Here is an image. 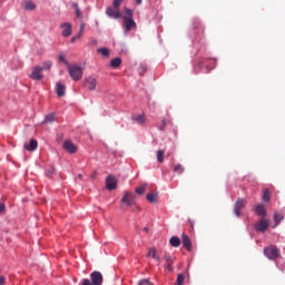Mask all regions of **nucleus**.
<instances>
[{
	"label": "nucleus",
	"instance_id": "obj_17",
	"mask_svg": "<svg viewBox=\"0 0 285 285\" xmlns=\"http://www.w3.org/2000/svg\"><path fill=\"white\" fill-rule=\"evenodd\" d=\"M56 92L58 97H66V85L57 82Z\"/></svg>",
	"mask_w": 285,
	"mask_h": 285
},
{
	"label": "nucleus",
	"instance_id": "obj_28",
	"mask_svg": "<svg viewBox=\"0 0 285 285\" xmlns=\"http://www.w3.org/2000/svg\"><path fill=\"white\" fill-rule=\"evenodd\" d=\"M99 55H102L104 57H110V50L106 47L98 49Z\"/></svg>",
	"mask_w": 285,
	"mask_h": 285
},
{
	"label": "nucleus",
	"instance_id": "obj_2",
	"mask_svg": "<svg viewBox=\"0 0 285 285\" xmlns=\"http://www.w3.org/2000/svg\"><path fill=\"white\" fill-rule=\"evenodd\" d=\"M264 255L267 257V259H272L273 262L279 257V249L277 246H268L264 248Z\"/></svg>",
	"mask_w": 285,
	"mask_h": 285
},
{
	"label": "nucleus",
	"instance_id": "obj_13",
	"mask_svg": "<svg viewBox=\"0 0 285 285\" xmlns=\"http://www.w3.org/2000/svg\"><path fill=\"white\" fill-rule=\"evenodd\" d=\"M62 146L70 155H75V153H77V145L71 140H66Z\"/></svg>",
	"mask_w": 285,
	"mask_h": 285
},
{
	"label": "nucleus",
	"instance_id": "obj_38",
	"mask_svg": "<svg viewBox=\"0 0 285 285\" xmlns=\"http://www.w3.org/2000/svg\"><path fill=\"white\" fill-rule=\"evenodd\" d=\"M146 70H148V68L144 65H140L139 67V75H144V72H146Z\"/></svg>",
	"mask_w": 285,
	"mask_h": 285
},
{
	"label": "nucleus",
	"instance_id": "obj_32",
	"mask_svg": "<svg viewBox=\"0 0 285 285\" xmlns=\"http://www.w3.org/2000/svg\"><path fill=\"white\" fill-rule=\"evenodd\" d=\"M184 166H181V165H175V167H174V173H177L178 175H181L183 173H184Z\"/></svg>",
	"mask_w": 285,
	"mask_h": 285
},
{
	"label": "nucleus",
	"instance_id": "obj_4",
	"mask_svg": "<svg viewBox=\"0 0 285 285\" xmlns=\"http://www.w3.org/2000/svg\"><path fill=\"white\" fill-rule=\"evenodd\" d=\"M268 226H271V223L268 222V219L266 218H261L256 225L255 228L256 230H258L259 233H266V230H268Z\"/></svg>",
	"mask_w": 285,
	"mask_h": 285
},
{
	"label": "nucleus",
	"instance_id": "obj_19",
	"mask_svg": "<svg viewBox=\"0 0 285 285\" xmlns=\"http://www.w3.org/2000/svg\"><path fill=\"white\" fill-rule=\"evenodd\" d=\"M169 244L173 246V248H179V246H181V239L177 236H173L169 239Z\"/></svg>",
	"mask_w": 285,
	"mask_h": 285
},
{
	"label": "nucleus",
	"instance_id": "obj_3",
	"mask_svg": "<svg viewBox=\"0 0 285 285\" xmlns=\"http://www.w3.org/2000/svg\"><path fill=\"white\" fill-rule=\"evenodd\" d=\"M41 72H43L41 66H35L29 77L33 81H41V79H43V73Z\"/></svg>",
	"mask_w": 285,
	"mask_h": 285
},
{
	"label": "nucleus",
	"instance_id": "obj_30",
	"mask_svg": "<svg viewBox=\"0 0 285 285\" xmlns=\"http://www.w3.org/2000/svg\"><path fill=\"white\" fill-rule=\"evenodd\" d=\"M164 155H165L164 149H160V150L157 151V161L159 164H164Z\"/></svg>",
	"mask_w": 285,
	"mask_h": 285
},
{
	"label": "nucleus",
	"instance_id": "obj_10",
	"mask_svg": "<svg viewBox=\"0 0 285 285\" xmlns=\"http://www.w3.org/2000/svg\"><path fill=\"white\" fill-rule=\"evenodd\" d=\"M106 188H107V190H116L117 189V178L115 176H108L106 178Z\"/></svg>",
	"mask_w": 285,
	"mask_h": 285
},
{
	"label": "nucleus",
	"instance_id": "obj_7",
	"mask_svg": "<svg viewBox=\"0 0 285 285\" xmlns=\"http://www.w3.org/2000/svg\"><path fill=\"white\" fill-rule=\"evenodd\" d=\"M107 17H110V19H121V12H119V8L115 7H108L106 9Z\"/></svg>",
	"mask_w": 285,
	"mask_h": 285
},
{
	"label": "nucleus",
	"instance_id": "obj_22",
	"mask_svg": "<svg viewBox=\"0 0 285 285\" xmlns=\"http://www.w3.org/2000/svg\"><path fill=\"white\" fill-rule=\"evenodd\" d=\"M23 9H24V10H36V9H37V6L33 4L32 1L27 0V1H24V3H23Z\"/></svg>",
	"mask_w": 285,
	"mask_h": 285
},
{
	"label": "nucleus",
	"instance_id": "obj_23",
	"mask_svg": "<svg viewBox=\"0 0 285 285\" xmlns=\"http://www.w3.org/2000/svg\"><path fill=\"white\" fill-rule=\"evenodd\" d=\"M147 202H149L150 204H157V194L155 193H149L146 196Z\"/></svg>",
	"mask_w": 285,
	"mask_h": 285
},
{
	"label": "nucleus",
	"instance_id": "obj_41",
	"mask_svg": "<svg viewBox=\"0 0 285 285\" xmlns=\"http://www.w3.org/2000/svg\"><path fill=\"white\" fill-rule=\"evenodd\" d=\"M6 210V205L3 203H0V213H3Z\"/></svg>",
	"mask_w": 285,
	"mask_h": 285
},
{
	"label": "nucleus",
	"instance_id": "obj_47",
	"mask_svg": "<svg viewBox=\"0 0 285 285\" xmlns=\"http://www.w3.org/2000/svg\"><path fill=\"white\" fill-rule=\"evenodd\" d=\"M145 233H148V228L147 227L145 228Z\"/></svg>",
	"mask_w": 285,
	"mask_h": 285
},
{
	"label": "nucleus",
	"instance_id": "obj_36",
	"mask_svg": "<svg viewBox=\"0 0 285 285\" xmlns=\"http://www.w3.org/2000/svg\"><path fill=\"white\" fill-rule=\"evenodd\" d=\"M138 285H153V283L150 282V279L144 278L138 283Z\"/></svg>",
	"mask_w": 285,
	"mask_h": 285
},
{
	"label": "nucleus",
	"instance_id": "obj_35",
	"mask_svg": "<svg viewBox=\"0 0 285 285\" xmlns=\"http://www.w3.org/2000/svg\"><path fill=\"white\" fill-rule=\"evenodd\" d=\"M184 279H185L184 275L183 274H178L177 275V279H176V285L184 284Z\"/></svg>",
	"mask_w": 285,
	"mask_h": 285
},
{
	"label": "nucleus",
	"instance_id": "obj_48",
	"mask_svg": "<svg viewBox=\"0 0 285 285\" xmlns=\"http://www.w3.org/2000/svg\"><path fill=\"white\" fill-rule=\"evenodd\" d=\"M78 177H79V179H81V175H79Z\"/></svg>",
	"mask_w": 285,
	"mask_h": 285
},
{
	"label": "nucleus",
	"instance_id": "obj_24",
	"mask_svg": "<svg viewBox=\"0 0 285 285\" xmlns=\"http://www.w3.org/2000/svg\"><path fill=\"white\" fill-rule=\"evenodd\" d=\"M72 8L76 12V16L78 19H83V13L81 12V9H79V4H77L76 2L72 4Z\"/></svg>",
	"mask_w": 285,
	"mask_h": 285
},
{
	"label": "nucleus",
	"instance_id": "obj_42",
	"mask_svg": "<svg viewBox=\"0 0 285 285\" xmlns=\"http://www.w3.org/2000/svg\"><path fill=\"white\" fill-rule=\"evenodd\" d=\"M6 284V276H0V285Z\"/></svg>",
	"mask_w": 285,
	"mask_h": 285
},
{
	"label": "nucleus",
	"instance_id": "obj_12",
	"mask_svg": "<svg viewBox=\"0 0 285 285\" xmlns=\"http://www.w3.org/2000/svg\"><path fill=\"white\" fill-rule=\"evenodd\" d=\"M121 204H126V206H132L135 204V194L127 191L121 199Z\"/></svg>",
	"mask_w": 285,
	"mask_h": 285
},
{
	"label": "nucleus",
	"instance_id": "obj_14",
	"mask_svg": "<svg viewBox=\"0 0 285 285\" xmlns=\"http://www.w3.org/2000/svg\"><path fill=\"white\" fill-rule=\"evenodd\" d=\"M62 29V37H70L72 35V24L69 22H65L60 26Z\"/></svg>",
	"mask_w": 285,
	"mask_h": 285
},
{
	"label": "nucleus",
	"instance_id": "obj_27",
	"mask_svg": "<svg viewBox=\"0 0 285 285\" xmlns=\"http://www.w3.org/2000/svg\"><path fill=\"white\" fill-rule=\"evenodd\" d=\"M263 202H271V190L269 189H264L263 196H262Z\"/></svg>",
	"mask_w": 285,
	"mask_h": 285
},
{
	"label": "nucleus",
	"instance_id": "obj_5",
	"mask_svg": "<svg viewBox=\"0 0 285 285\" xmlns=\"http://www.w3.org/2000/svg\"><path fill=\"white\" fill-rule=\"evenodd\" d=\"M164 259L166 263L165 264L166 271H168L169 273H173V264H175V256H173V254L165 253Z\"/></svg>",
	"mask_w": 285,
	"mask_h": 285
},
{
	"label": "nucleus",
	"instance_id": "obj_9",
	"mask_svg": "<svg viewBox=\"0 0 285 285\" xmlns=\"http://www.w3.org/2000/svg\"><path fill=\"white\" fill-rule=\"evenodd\" d=\"M85 88H88L90 91L97 90V79L94 77H89L83 81Z\"/></svg>",
	"mask_w": 285,
	"mask_h": 285
},
{
	"label": "nucleus",
	"instance_id": "obj_1",
	"mask_svg": "<svg viewBox=\"0 0 285 285\" xmlns=\"http://www.w3.org/2000/svg\"><path fill=\"white\" fill-rule=\"evenodd\" d=\"M69 76L73 81H79L83 77V69L79 66H70L68 65Z\"/></svg>",
	"mask_w": 285,
	"mask_h": 285
},
{
	"label": "nucleus",
	"instance_id": "obj_37",
	"mask_svg": "<svg viewBox=\"0 0 285 285\" xmlns=\"http://www.w3.org/2000/svg\"><path fill=\"white\" fill-rule=\"evenodd\" d=\"M132 9H128V8H126L125 9V14L128 17V19H132Z\"/></svg>",
	"mask_w": 285,
	"mask_h": 285
},
{
	"label": "nucleus",
	"instance_id": "obj_29",
	"mask_svg": "<svg viewBox=\"0 0 285 285\" xmlns=\"http://www.w3.org/2000/svg\"><path fill=\"white\" fill-rule=\"evenodd\" d=\"M41 68V70L43 71V70H50V68H52V61H50V60H46L43 63H42V67H40Z\"/></svg>",
	"mask_w": 285,
	"mask_h": 285
},
{
	"label": "nucleus",
	"instance_id": "obj_11",
	"mask_svg": "<svg viewBox=\"0 0 285 285\" xmlns=\"http://www.w3.org/2000/svg\"><path fill=\"white\" fill-rule=\"evenodd\" d=\"M124 26L127 32H130V30L137 28V23L135 22V20L132 18L127 17L124 18Z\"/></svg>",
	"mask_w": 285,
	"mask_h": 285
},
{
	"label": "nucleus",
	"instance_id": "obj_43",
	"mask_svg": "<svg viewBox=\"0 0 285 285\" xmlns=\"http://www.w3.org/2000/svg\"><path fill=\"white\" fill-rule=\"evenodd\" d=\"M76 37H77V39H81V37H83V32H82V31H79Z\"/></svg>",
	"mask_w": 285,
	"mask_h": 285
},
{
	"label": "nucleus",
	"instance_id": "obj_40",
	"mask_svg": "<svg viewBox=\"0 0 285 285\" xmlns=\"http://www.w3.org/2000/svg\"><path fill=\"white\" fill-rule=\"evenodd\" d=\"M166 119L161 120L160 130H164L166 128Z\"/></svg>",
	"mask_w": 285,
	"mask_h": 285
},
{
	"label": "nucleus",
	"instance_id": "obj_33",
	"mask_svg": "<svg viewBox=\"0 0 285 285\" xmlns=\"http://www.w3.org/2000/svg\"><path fill=\"white\" fill-rule=\"evenodd\" d=\"M147 185H141L140 187L136 188L137 195H144L146 193Z\"/></svg>",
	"mask_w": 285,
	"mask_h": 285
},
{
	"label": "nucleus",
	"instance_id": "obj_25",
	"mask_svg": "<svg viewBox=\"0 0 285 285\" xmlns=\"http://www.w3.org/2000/svg\"><path fill=\"white\" fill-rule=\"evenodd\" d=\"M134 121H136V124L141 126L146 121V116L145 115H138L137 117L134 118Z\"/></svg>",
	"mask_w": 285,
	"mask_h": 285
},
{
	"label": "nucleus",
	"instance_id": "obj_46",
	"mask_svg": "<svg viewBox=\"0 0 285 285\" xmlns=\"http://www.w3.org/2000/svg\"><path fill=\"white\" fill-rule=\"evenodd\" d=\"M86 28V24H80V32H83V29Z\"/></svg>",
	"mask_w": 285,
	"mask_h": 285
},
{
	"label": "nucleus",
	"instance_id": "obj_34",
	"mask_svg": "<svg viewBox=\"0 0 285 285\" xmlns=\"http://www.w3.org/2000/svg\"><path fill=\"white\" fill-rule=\"evenodd\" d=\"M121 3H124V0H112V7L114 8H121Z\"/></svg>",
	"mask_w": 285,
	"mask_h": 285
},
{
	"label": "nucleus",
	"instance_id": "obj_26",
	"mask_svg": "<svg viewBox=\"0 0 285 285\" xmlns=\"http://www.w3.org/2000/svg\"><path fill=\"white\" fill-rule=\"evenodd\" d=\"M121 66V58H115L110 61L111 68H119Z\"/></svg>",
	"mask_w": 285,
	"mask_h": 285
},
{
	"label": "nucleus",
	"instance_id": "obj_8",
	"mask_svg": "<svg viewBox=\"0 0 285 285\" xmlns=\"http://www.w3.org/2000/svg\"><path fill=\"white\" fill-rule=\"evenodd\" d=\"M244 206H246V200H244V198H238L234 206V214L236 215V217H239V215H242V209L244 208Z\"/></svg>",
	"mask_w": 285,
	"mask_h": 285
},
{
	"label": "nucleus",
	"instance_id": "obj_15",
	"mask_svg": "<svg viewBox=\"0 0 285 285\" xmlns=\"http://www.w3.org/2000/svg\"><path fill=\"white\" fill-rule=\"evenodd\" d=\"M255 213H256V215H258V217H261V219L266 218V207H264L263 204H258L256 206Z\"/></svg>",
	"mask_w": 285,
	"mask_h": 285
},
{
	"label": "nucleus",
	"instance_id": "obj_18",
	"mask_svg": "<svg viewBox=\"0 0 285 285\" xmlns=\"http://www.w3.org/2000/svg\"><path fill=\"white\" fill-rule=\"evenodd\" d=\"M39 142L36 139H31L29 144L24 145L26 150L29 153H35V149L38 148Z\"/></svg>",
	"mask_w": 285,
	"mask_h": 285
},
{
	"label": "nucleus",
	"instance_id": "obj_6",
	"mask_svg": "<svg viewBox=\"0 0 285 285\" xmlns=\"http://www.w3.org/2000/svg\"><path fill=\"white\" fill-rule=\"evenodd\" d=\"M90 281L94 285H102L104 284V275L100 272H92L90 274Z\"/></svg>",
	"mask_w": 285,
	"mask_h": 285
},
{
	"label": "nucleus",
	"instance_id": "obj_20",
	"mask_svg": "<svg viewBox=\"0 0 285 285\" xmlns=\"http://www.w3.org/2000/svg\"><path fill=\"white\" fill-rule=\"evenodd\" d=\"M148 257H151L153 259H155L156 262H161V258L159 257V255H157V248H151L148 252Z\"/></svg>",
	"mask_w": 285,
	"mask_h": 285
},
{
	"label": "nucleus",
	"instance_id": "obj_44",
	"mask_svg": "<svg viewBox=\"0 0 285 285\" xmlns=\"http://www.w3.org/2000/svg\"><path fill=\"white\" fill-rule=\"evenodd\" d=\"M77 39H79V38H77V36H75V37L71 38L70 42L75 43V41H77Z\"/></svg>",
	"mask_w": 285,
	"mask_h": 285
},
{
	"label": "nucleus",
	"instance_id": "obj_21",
	"mask_svg": "<svg viewBox=\"0 0 285 285\" xmlns=\"http://www.w3.org/2000/svg\"><path fill=\"white\" fill-rule=\"evenodd\" d=\"M284 219V215L279 214V213H275L274 214V228H277V226H279V224L282 223V220Z\"/></svg>",
	"mask_w": 285,
	"mask_h": 285
},
{
	"label": "nucleus",
	"instance_id": "obj_31",
	"mask_svg": "<svg viewBox=\"0 0 285 285\" xmlns=\"http://www.w3.org/2000/svg\"><path fill=\"white\" fill-rule=\"evenodd\" d=\"M55 121V114H49L46 116L43 124H52Z\"/></svg>",
	"mask_w": 285,
	"mask_h": 285
},
{
	"label": "nucleus",
	"instance_id": "obj_16",
	"mask_svg": "<svg viewBox=\"0 0 285 285\" xmlns=\"http://www.w3.org/2000/svg\"><path fill=\"white\" fill-rule=\"evenodd\" d=\"M183 246L188 252H190L193 248V242L190 240V237H188V235L186 234H183Z\"/></svg>",
	"mask_w": 285,
	"mask_h": 285
},
{
	"label": "nucleus",
	"instance_id": "obj_39",
	"mask_svg": "<svg viewBox=\"0 0 285 285\" xmlns=\"http://www.w3.org/2000/svg\"><path fill=\"white\" fill-rule=\"evenodd\" d=\"M59 60L62 61V63H66L68 66V60H66V56L65 55H60L59 56Z\"/></svg>",
	"mask_w": 285,
	"mask_h": 285
},
{
	"label": "nucleus",
	"instance_id": "obj_45",
	"mask_svg": "<svg viewBox=\"0 0 285 285\" xmlns=\"http://www.w3.org/2000/svg\"><path fill=\"white\" fill-rule=\"evenodd\" d=\"M144 0H136V6H141Z\"/></svg>",
	"mask_w": 285,
	"mask_h": 285
}]
</instances>
